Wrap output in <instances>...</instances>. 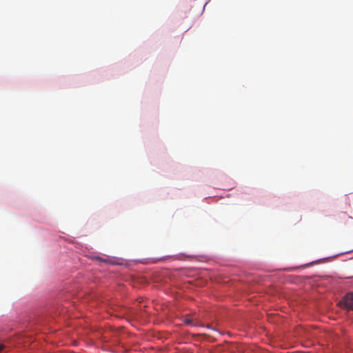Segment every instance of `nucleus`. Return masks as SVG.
Segmentation results:
<instances>
[{
  "mask_svg": "<svg viewBox=\"0 0 353 353\" xmlns=\"http://www.w3.org/2000/svg\"><path fill=\"white\" fill-rule=\"evenodd\" d=\"M339 306L347 310H353V292L346 294L343 299L339 303Z\"/></svg>",
  "mask_w": 353,
  "mask_h": 353,
  "instance_id": "nucleus-1",
  "label": "nucleus"
},
{
  "mask_svg": "<svg viewBox=\"0 0 353 353\" xmlns=\"http://www.w3.org/2000/svg\"><path fill=\"white\" fill-rule=\"evenodd\" d=\"M97 260L104 262V263H110V260L108 259H102L101 257H97Z\"/></svg>",
  "mask_w": 353,
  "mask_h": 353,
  "instance_id": "nucleus-3",
  "label": "nucleus"
},
{
  "mask_svg": "<svg viewBox=\"0 0 353 353\" xmlns=\"http://www.w3.org/2000/svg\"><path fill=\"white\" fill-rule=\"evenodd\" d=\"M3 345L0 344V352L3 350Z\"/></svg>",
  "mask_w": 353,
  "mask_h": 353,
  "instance_id": "nucleus-4",
  "label": "nucleus"
},
{
  "mask_svg": "<svg viewBox=\"0 0 353 353\" xmlns=\"http://www.w3.org/2000/svg\"><path fill=\"white\" fill-rule=\"evenodd\" d=\"M195 320L196 319H193L191 315H186L183 321L186 325L196 326L198 323L195 322Z\"/></svg>",
  "mask_w": 353,
  "mask_h": 353,
  "instance_id": "nucleus-2",
  "label": "nucleus"
}]
</instances>
